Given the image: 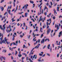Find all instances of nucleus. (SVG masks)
I'll return each instance as SVG.
<instances>
[{
    "mask_svg": "<svg viewBox=\"0 0 62 62\" xmlns=\"http://www.w3.org/2000/svg\"><path fill=\"white\" fill-rule=\"evenodd\" d=\"M3 39V37H1L0 38V39L1 40V41H0V44H2V43H4L5 44H6V42H5V40H2V39Z\"/></svg>",
    "mask_w": 62,
    "mask_h": 62,
    "instance_id": "f257e3e1",
    "label": "nucleus"
},
{
    "mask_svg": "<svg viewBox=\"0 0 62 62\" xmlns=\"http://www.w3.org/2000/svg\"><path fill=\"white\" fill-rule=\"evenodd\" d=\"M9 8V6H8L7 9V11H8V12L9 13V14H10V15H11V16H12L13 15V14L12 13H10V12H11V11H10V10H8V9Z\"/></svg>",
    "mask_w": 62,
    "mask_h": 62,
    "instance_id": "f03ea898",
    "label": "nucleus"
},
{
    "mask_svg": "<svg viewBox=\"0 0 62 62\" xmlns=\"http://www.w3.org/2000/svg\"><path fill=\"white\" fill-rule=\"evenodd\" d=\"M55 28H56V27H57V30H55V32L57 31V30H58L59 29V25H56V24L55 25Z\"/></svg>",
    "mask_w": 62,
    "mask_h": 62,
    "instance_id": "7ed1b4c3",
    "label": "nucleus"
},
{
    "mask_svg": "<svg viewBox=\"0 0 62 62\" xmlns=\"http://www.w3.org/2000/svg\"><path fill=\"white\" fill-rule=\"evenodd\" d=\"M4 39L5 40L6 42L8 44L10 43V42H8V41H7V39H6V38H4Z\"/></svg>",
    "mask_w": 62,
    "mask_h": 62,
    "instance_id": "20e7f679",
    "label": "nucleus"
},
{
    "mask_svg": "<svg viewBox=\"0 0 62 62\" xmlns=\"http://www.w3.org/2000/svg\"><path fill=\"white\" fill-rule=\"evenodd\" d=\"M51 29L50 28H49L47 30V35H48V34H49L50 32V31H51Z\"/></svg>",
    "mask_w": 62,
    "mask_h": 62,
    "instance_id": "39448f33",
    "label": "nucleus"
},
{
    "mask_svg": "<svg viewBox=\"0 0 62 62\" xmlns=\"http://www.w3.org/2000/svg\"><path fill=\"white\" fill-rule=\"evenodd\" d=\"M62 31H61L59 33V35L58 36L59 38H60V36H62Z\"/></svg>",
    "mask_w": 62,
    "mask_h": 62,
    "instance_id": "423d86ee",
    "label": "nucleus"
},
{
    "mask_svg": "<svg viewBox=\"0 0 62 62\" xmlns=\"http://www.w3.org/2000/svg\"><path fill=\"white\" fill-rule=\"evenodd\" d=\"M38 48H39V45H37V46L35 47L34 48H33L32 49L33 50H34V49H35V48L36 49H36H38Z\"/></svg>",
    "mask_w": 62,
    "mask_h": 62,
    "instance_id": "0eeeda50",
    "label": "nucleus"
},
{
    "mask_svg": "<svg viewBox=\"0 0 62 62\" xmlns=\"http://www.w3.org/2000/svg\"><path fill=\"white\" fill-rule=\"evenodd\" d=\"M45 39H43L41 42V43L42 44L43 43V44H44V41H45Z\"/></svg>",
    "mask_w": 62,
    "mask_h": 62,
    "instance_id": "6e6552de",
    "label": "nucleus"
},
{
    "mask_svg": "<svg viewBox=\"0 0 62 62\" xmlns=\"http://www.w3.org/2000/svg\"><path fill=\"white\" fill-rule=\"evenodd\" d=\"M16 2V0H14V2L13 3V4L14 5L13 6L14 7H15V6Z\"/></svg>",
    "mask_w": 62,
    "mask_h": 62,
    "instance_id": "1a4fd4ad",
    "label": "nucleus"
},
{
    "mask_svg": "<svg viewBox=\"0 0 62 62\" xmlns=\"http://www.w3.org/2000/svg\"><path fill=\"white\" fill-rule=\"evenodd\" d=\"M0 29H1V30H3V31H4V29H5L3 28L2 27L1 25H0Z\"/></svg>",
    "mask_w": 62,
    "mask_h": 62,
    "instance_id": "9d476101",
    "label": "nucleus"
},
{
    "mask_svg": "<svg viewBox=\"0 0 62 62\" xmlns=\"http://www.w3.org/2000/svg\"><path fill=\"white\" fill-rule=\"evenodd\" d=\"M54 14L55 15V13L56 14H57V13L56 12V10H55V9H54Z\"/></svg>",
    "mask_w": 62,
    "mask_h": 62,
    "instance_id": "9b49d317",
    "label": "nucleus"
},
{
    "mask_svg": "<svg viewBox=\"0 0 62 62\" xmlns=\"http://www.w3.org/2000/svg\"><path fill=\"white\" fill-rule=\"evenodd\" d=\"M28 13H25V17H27V14Z\"/></svg>",
    "mask_w": 62,
    "mask_h": 62,
    "instance_id": "f8f14e48",
    "label": "nucleus"
},
{
    "mask_svg": "<svg viewBox=\"0 0 62 62\" xmlns=\"http://www.w3.org/2000/svg\"><path fill=\"white\" fill-rule=\"evenodd\" d=\"M46 24L47 26H48V25H50V23H48V22H46Z\"/></svg>",
    "mask_w": 62,
    "mask_h": 62,
    "instance_id": "ddd939ff",
    "label": "nucleus"
},
{
    "mask_svg": "<svg viewBox=\"0 0 62 62\" xmlns=\"http://www.w3.org/2000/svg\"><path fill=\"white\" fill-rule=\"evenodd\" d=\"M12 25H13V24H14V25H15L16 24H17V23H16L14 22V23H12Z\"/></svg>",
    "mask_w": 62,
    "mask_h": 62,
    "instance_id": "4468645a",
    "label": "nucleus"
},
{
    "mask_svg": "<svg viewBox=\"0 0 62 62\" xmlns=\"http://www.w3.org/2000/svg\"><path fill=\"white\" fill-rule=\"evenodd\" d=\"M18 56L19 57H21L22 56V54H19L18 55Z\"/></svg>",
    "mask_w": 62,
    "mask_h": 62,
    "instance_id": "2eb2a0df",
    "label": "nucleus"
},
{
    "mask_svg": "<svg viewBox=\"0 0 62 62\" xmlns=\"http://www.w3.org/2000/svg\"><path fill=\"white\" fill-rule=\"evenodd\" d=\"M1 11H3V10H4V8L3 7H2L1 8Z\"/></svg>",
    "mask_w": 62,
    "mask_h": 62,
    "instance_id": "dca6fc26",
    "label": "nucleus"
},
{
    "mask_svg": "<svg viewBox=\"0 0 62 62\" xmlns=\"http://www.w3.org/2000/svg\"><path fill=\"white\" fill-rule=\"evenodd\" d=\"M12 44L14 45H16V46H17V44L15 43V42L12 43Z\"/></svg>",
    "mask_w": 62,
    "mask_h": 62,
    "instance_id": "f3484780",
    "label": "nucleus"
},
{
    "mask_svg": "<svg viewBox=\"0 0 62 62\" xmlns=\"http://www.w3.org/2000/svg\"><path fill=\"white\" fill-rule=\"evenodd\" d=\"M50 46V44H49L47 46V48L48 49H50V47H49Z\"/></svg>",
    "mask_w": 62,
    "mask_h": 62,
    "instance_id": "a211bd4d",
    "label": "nucleus"
},
{
    "mask_svg": "<svg viewBox=\"0 0 62 62\" xmlns=\"http://www.w3.org/2000/svg\"><path fill=\"white\" fill-rule=\"evenodd\" d=\"M48 40V41H50V40L48 39H46L45 40V41H46L47 40Z\"/></svg>",
    "mask_w": 62,
    "mask_h": 62,
    "instance_id": "6ab92c4d",
    "label": "nucleus"
},
{
    "mask_svg": "<svg viewBox=\"0 0 62 62\" xmlns=\"http://www.w3.org/2000/svg\"><path fill=\"white\" fill-rule=\"evenodd\" d=\"M33 54V52H32V51H31L30 53V54L29 55H31V54Z\"/></svg>",
    "mask_w": 62,
    "mask_h": 62,
    "instance_id": "aec40b11",
    "label": "nucleus"
},
{
    "mask_svg": "<svg viewBox=\"0 0 62 62\" xmlns=\"http://www.w3.org/2000/svg\"><path fill=\"white\" fill-rule=\"evenodd\" d=\"M47 9V10H48V8H47V7H46V6H45V8L44 9V10H45V9Z\"/></svg>",
    "mask_w": 62,
    "mask_h": 62,
    "instance_id": "412c9836",
    "label": "nucleus"
},
{
    "mask_svg": "<svg viewBox=\"0 0 62 62\" xmlns=\"http://www.w3.org/2000/svg\"><path fill=\"white\" fill-rule=\"evenodd\" d=\"M25 47L26 48H27V47L25 46V45H23V48H24Z\"/></svg>",
    "mask_w": 62,
    "mask_h": 62,
    "instance_id": "4be33fe9",
    "label": "nucleus"
},
{
    "mask_svg": "<svg viewBox=\"0 0 62 62\" xmlns=\"http://www.w3.org/2000/svg\"><path fill=\"white\" fill-rule=\"evenodd\" d=\"M30 2L31 4H33V3H34V1H32V0H30Z\"/></svg>",
    "mask_w": 62,
    "mask_h": 62,
    "instance_id": "5701e85b",
    "label": "nucleus"
},
{
    "mask_svg": "<svg viewBox=\"0 0 62 62\" xmlns=\"http://www.w3.org/2000/svg\"><path fill=\"white\" fill-rule=\"evenodd\" d=\"M38 41H36V42L35 43H34V45H36V44H37V43H38Z\"/></svg>",
    "mask_w": 62,
    "mask_h": 62,
    "instance_id": "b1692460",
    "label": "nucleus"
},
{
    "mask_svg": "<svg viewBox=\"0 0 62 62\" xmlns=\"http://www.w3.org/2000/svg\"><path fill=\"white\" fill-rule=\"evenodd\" d=\"M18 53V52H17V51L16 50V53L15 54V55H16V54H17V53Z\"/></svg>",
    "mask_w": 62,
    "mask_h": 62,
    "instance_id": "393cba45",
    "label": "nucleus"
},
{
    "mask_svg": "<svg viewBox=\"0 0 62 62\" xmlns=\"http://www.w3.org/2000/svg\"><path fill=\"white\" fill-rule=\"evenodd\" d=\"M24 7L26 9L27 8V6H26V5H24Z\"/></svg>",
    "mask_w": 62,
    "mask_h": 62,
    "instance_id": "a878e982",
    "label": "nucleus"
},
{
    "mask_svg": "<svg viewBox=\"0 0 62 62\" xmlns=\"http://www.w3.org/2000/svg\"><path fill=\"white\" fill-rule=\"evenodd\" d=\"M7 51L6 50H5V49H4L3 50V51H2V52L3 53L4 52L5 53H6V52Z\"/></svg>",
    "mask_w": 62,
    "mask_h": 62,
    "instance_id": "bb28decb",
    "label": "nucleus"
},
{
    "mask_svg": "<svg viewBox=\"0 0 62 62\" xmlns=\"http://www.w3.org/2000/svg\"><path fill=\"white\" fill-rule=\"evenodd\" d=\"M3 28H4V29H6V27H5V25H3Z\"/></svg>",
    "mask_w": 62,
    "mask_h": 62,
    "instance_id": "cd10ccee",
    "label": "nucleus"
},
{
    "mask_svg": "<svg viewBox=\"0 0 62 62\" xmlns=\"http://www.w3.org/2000/svg\"><path fill=\"white\" fill-rule=\"evenodd\" d=\"M1 1L0 2V3H2V2H4V0H1Z\"/></svg>",
    "mask_w": 62,
    "mask_h": 62,
    "instance_id": "c85d7f7f",
    "label": "nucleus"
},
{
    "mask_svg": "<svg viewBox=\"0 0 62 62\" xmlns=\"http://www.w3.org/2000/svg\"><path fill=\"white\" fill-rule=\"evenodd\" d=\"M47 55H48V56H50V54H49L47 53L46 54Z\"/></svg>",
    "mask_w": 62,
    "mask_h": 62,
    "instance_id": "c756f323",
    "label": "nucleus"
},
{
    "mask_svg": "<svg viewBox=\"0 0 62 62\" xmlns=\"http://www.w3.org/2000/svg\"><path fill=\"white\" fill-rule=\"evenodd\" d=\"M6 31H7V33H8V32H9V30H6Z\"/></svg>",
    "mask_w": 62,
    "mask_h": 62,
    "instance_id": "7c9ffc66",
    "label": "nucleus"
},
{
    "mask_svg": "<svg viewBox=\"0 0 62 62\" xmlns=\"http://www.w3.org/2000/svg\"><path fill=\"white\" fill-rule=\"evenodd\" d=\"M48 7L49 8H52V6L50 5H49Z\"/></svg>",
    "mask_w": 62,
    "mask_h": 62,
    "instance_id": "2f4dec72",
    "label": "nucleus"
},
{
    "mask_svg": "<svg viewBox=\"0 0 62 62\" xmlns=\"http://www.w3.org/2000/svg\"><path fill=\"white\" fill-rule=\"evenodd\" d=\"M45 56V54L43 55H42V57H44Z\"/></svg>",
    "mask_w": 62,
    "mask_h": 62,
    "instance_id": "473e14b6",
    "label": "nucleus"
},
{
    "mask_svg": "<svg viewBox=\"0 0 62 62\" xmlns=\"http://www.w3.org/2000/svg\"><path fill=\"white\" fill-rule=\"evenodd\" d=\"M43 34L42 33L41 35V38H42V37H43Z\"/></svg>",
    "mask_w": 62,
    "mask_h": 62,
    "instance_id": "72a5a7b5",
    "label": "nucleus"
},
{
    "mask_svg": "<svg viewBox=\"0 0 62 62\" xmlns=\"http://www.w3.org/2000/svg\"><path fill=\"white\" fill-rule=\"evenodd\" d=\"M39 55L40 56H42V54H39Z\"/></svg>",
    "mask_w": 62,
    "mask_h": 62,
    "instance_id": "f704fd0d",
    "label": "nucleus"
},
{
    "mask_svg": "<svg viewBox=\"0 0 62 62\" xmlns=\"http://www.w3.org/2000/svg\"><path fill=\"white\" fill-rule=\"evenodd\" d=\"M43 61H44V59H42L41 60V62H42Z\"/></svg>",
    "mask_w": 62,
    "mask_h": 62,
    "instance_id": "c9c22d12",
    "label": "nucleus"
},
{
    "mask_svg": "<svg viewBox=\"0 0 62 62\" xmlns=\"http://www.w3.org/2000/svg\"><path fill=\"white\" fill-rule=\"evenodd\" d=\"M57 3H56L54 5V7H55V6H56L57 5Z\"/></svg>",
    "mask_w": 62,
    "mask_h": 62,
    "instance_id": "e433bc0d",
    "label": "nucleus"
},
{
    "mask_svg": "<svg viewBox=\"0 0 62 62\" xmlns=\"http://www.w3.org/2000/svg\"><path fill=\"white\" fill-rule=\"evenodd\" d=\"M9 28H11V25H9Z\"/></svg>",
    "mask_w": 62,
    "mask_h": 62,
    "instance_id": "4c0bfd02",
    "label": "nucleus"
},
{
    "mask_svg": "<svg viewBox=\"0 0 62 62\" xmlns=\"http://www.w3.org/2000/svg\"><path fill=\"white\" fill-rule=\"evenodd\" d=\"M46 47V46H44V47L43 48V49H44V48H45Z\"/></svg>",
    "mask_w": 62,
    "mask_h": 62,
    "instance_id": "58836bf2",
    "label": "nucleus"
},
{
    "mask_svg": "<svg viewBox=\"0 0 62 62\" xmlns=\"http://www.w3.org/2000/svg\"><path fill=\"white\" fill-rule=\"evenodd\" d=\"M7 14V12H6L4 14V15H6Z\"/></svg>",
    "mask_w": 62,
    "mask_h": 62,
    "instance_id": "ea45409f",
    "label": "nucleus"
},
{
    "mask_svg": "<svg viewBox=\"0 0 62 62\" xmlns=\"http://www.w3.org/2000/svg\"><path fill=\"white\" fill-rule=\"evenodd\" d=\"M13 38H15V35L14 34H13Z\"/></svg>",
    "mask_w": 62,
    "mask_h": 62,
    "instance_id": "a19ab883",
    "label": "nucleus"
},
{
    "mask_svg": "<svg viewBox=\"0 0 62 62\" xmlns=\"http://www.w3.org/2000/svg\"><path fill=\"white\" fill-rule=\"evenodd\" d=\"M11 59H12V60H13V59L14 58H13V56H11Z\"/></svg>",
    "mask_w": 62,
    "mask_h": 62,
    "instance_id": "79ce46f5",
    "label": "nucleus"
},
{
    "mask_svg": "<svg viewBox=\"0 0 62 62\" xmlns=\"http://www.w3.org/2000/svg\"><path fill=\"white\" fill-rule=\"evenodd\" d=\"M12 7V6L11 5L10 6V7L9 8L10 9H11V7Z\"/></svg>",
    "mask_w": 62,
    "mask_h": 62,
    "instance_id": "37998d69",
    "label": "nucleus"
},
{
    "mask_svg": "<svg viewBox=\"0 0 62 62\" xmlns=\"http://www.w3.org/2000/svg\"><path fill=\"white\" fill-rule=\"evenodd\" d=\"M18 3H19V1H18L17 0V1L16 4H18Z\"/></svg>",
    "mask_w": 62,
    "mask_h": 62,
    "instance_id": "c03bdc74",
    "label": "nucleus"
},
{
    "mask_svg": "<svg viewBox=\"0 0 62 62\" xmlns=\"http://www.w3.org/2000/svg\"><path fill=\"white\" fill-rule=\"evenodd\" d=\"M0 59L1 60V61H2V60L3 59V58H0Z\"/></svg>",
    "mask_w": 62,
    "mask_h": 62,
    "instance_id": "a18cd8bd",
    "label": "nucleus"
},
{
    "mask_svg": "<svg viewBox=\"0 0 62 62\" xmlns=\"http://www.w3.org/2000/svg\"><path fill=\"white\" fill-rule=\"evenodd\" d=\"M59 18H62V16H59Z\"/></svg>",
    "mask_w": 62,
    "mask_h": 62,
    "instance_id": "49530a36",
    "label": "nucleus"
},
{
    "mask_svg": "<svg viewBox=\"0 0 62 62\" xmlns=\"http://www.w3.org/2000/svg\"><path fill=\"white\" fill-rule=\"evenodd\" d=\"M24 58H25V57H22V60H23V59H24Z\"/></svg>",
    "mask_w": 62,
    "mask_h": 62,
    "instance_id": "de8ad7c7",
    "label": "nucleus"
},
{
    "mask_svg": "<svg viewBox=\"0 0 62 62\" xmlns=\"http://www.w3.org/2000/svg\"><path fill=\"white\" fill-rule=\"evenodd\" d=\"M49 1V0L48 1V2H47V3H46V5L48 6V5H49V3H48V2Z\"/></svg>",
    "mask_w": 62,
    "mask_h": 62,
    "instance_id": "09e8293b",
    "label": "nucleus"
},
{
    "mask_svg": "<svg viewBox=\"0 0 62 62\" xmlns=\"http://www.w3.org/2000/svg\"><path fill=\"white\" fill-rule=\"evenodd\" d=\"M59 54H57V57H59Z\"/></svg>",
    "mask_w": 62,
    "mask_h": 62,
    "instance_id": "8fccbe9b",
    "label": "nucleus"
},
{
    "mask_svg": "<svg viewBox=\"0 0 62 62\" xmlns=\"http://www.w3.org/2000/svg\"><path fill=\"white\" fill-rule=\"evenodd\" d=\"M38 61H39V62H40L41 61V60H39V59H38Z\"/></svg>",
    "mask_w": 62,
    "mask_h": 62,
    "instance_id": "3c124183",
    "label": "nucleus"
},
{
    "mask_svg": "<svg viewBox=\"0 0 62 62\" xmlns=\"http://www.w3.org/2000/svg\"><path fill=\"white\" fill-rule=\"evenodd\" d=\"M10 30H9V32H10V31H11L12 30L11 29V28H10Z\"/></svg>",
    "mask_w": 62,
    "mask_h": 62,
    "instance_id": "603ef678",
    "label": "nucleus"
},
{
    "mask_svg": "<svg viewBox=\"0 0 62 62\" xmlns=\"http://www.w3.org/2000/svg\"><path fill=\"white\" fill-rule=\"evenodd\" d=\"M20 37L21 38H22L23 37V35H21L20 36Z\"/></svg>",
    "mask_w": 62,
    "mask_h": 62,
    "instance_id": "864d4df0",
    "label": "nucleus"
},
{
    "mask_svg": "<svg viewBox=\"0 0 62 62\" xmlns=\"http://www.w3.org/2000/svg\"><path fill=\"white\" fill-rule=\"evenodd\" d=\"M29 58V57H27V61L28 60V58Z\"/></svg>",
    "mask_w": 62,
    "mask_h": 62,
    "instance_id": "5fc2aeb1",
    "label": "nucleus"
},
{
    "mask_svg": "<svg viewBox=\"0 0 62 62\" xmlns=\"http://www.w3.org/2000/svg\"><path fill=\"white\" fill-rule=\"evenodd\" d=\"M34 7H35V4H33V8H34Z\"/></svg>",
    "mask_w": 62,
    "mask_h": 62,
    "instance_id": "6e6d98bb",
    "label": "nucleus"
},
{
    "mask_svg": "<svg viewBox=\"0 0 62 62\" xmlns=\"http://www.w3.org/2000/svg\"><path fill=\"white\" fill-rule=\"evenodd\" d=\"M35 56H36V55H34L33 56V58H35Z\"/></svg>",
    "mask_w": 62,
    "mask_h": 62,
    "instance_id": "4d7b16f0",
    "label": "nucleus"
},
{
    "mask_svg": "<svg viewBox=\"0 0 62 62\" xmlns=\"http://www.w3.org/2000/svg\"><path fill=\"white\" fill-rule=\"evenodd\" d=\"M50 52L51 53L52 52V48H50Z\"/></svg>",
    "mask_w": 62,
    "mask_h": 62,
    "instance_id": "13d9d810",
    "label": "nucleus"
},
{
    "mask_svg": "<svg viewBox=\"0 0 62 62\" xmlns=\"http://www.w3.org/2000/svg\"><path fill=\"white\" fill-rule=\"evenodd\" d=\"M13 62H16V61L14 60H13Z\"/></svg>",
    "mask_w": 62,
    "mask_h": 62,
    "instance_id": "bf43d9fd",
    "label": "nucleus"
},
{
    "mask_svg": "<svg viewBox=\"0 0 62 62\" xmlns=\"http://www.w3.org/2000/svg\"><path fill=\"white\" fill-rule=\"evenodd\" d=\"M50 3L51 4V5L52 6V5H53V3H52V2H51Z\"/></svg>",
    "mask_w": 62,
    "mask_h": 62,
    "instance_id": "052dcab7",
    "label": "nucleus"
},
{
    "mask_svg": "<svg viewBox=\"0 0 62 62\" xmlns=\"http://www.w3.org/2000/svg\"><path fill=\"white\" fill-rule=\"evenodd\" d=\"M31 59H32V58H33V56L32 55L31 56Z\"/></svg>",
    "mask_w": 62,
    "mask_h": 62,
    "instance_id": "680f3d73",
    "label": "nucleus"
},
{
    "mask_svg": "<svg viewBox=\"0 0 62 62\" xmlns=\"http://www.w3.org/2000/svg\"><path fill=\"white\" fill-rule=\"evenodd\" d=\"M38 42V43H40V40H39H39Z\"/></svg>",
    "mask_w": 62,
    "mask_h": 62,
    "instance_id": "e2e57ef3",
    "label": "nucleus"
},
{
    "mask_svg": "<svg viewBox=\"0 0 62 62\" xmlns=\"http://www.w3.org/2000/svg\"><path fill=\"white\" fill-rule=\"evenodd\" d=\"M44 14H45V15H46L47 14V12H46V13L45 12L44 13Z\"/></svg>",
    "mask_w": 62,
    "mask_h": 62,
    "instance_id": "0e129e2a",
    "label": "nucleus"
},
{
    "mask_svg": "<svg viewBox=\"0 0 62 62\" xmlns=\"http://www.w3.org/2000/svg\"><path fill=\"white\" fill-rule=\"evenodd\" d=\"M42 18H40V19H39V20L40 21H42Z\"/></svg>",
    "mask_w": 62,
    "mask_h": 62,
    "instance_id": "69168bd1",
    "label": "nucleus"
},
{
    "mask_svg": "<svg viewBox=\"0 0 62 62\" xmlns=\"http://www.w3.org/2000/svg\"><path fill=\"white\" fill-rule=\"evenodd\" d=\"M17 25L18 26H19V25H20V24H19V23H18L17 24Z\"/></svg>",
    "mask_w": 62,
    "mask_h": 62,
    "instance_id": "338daca9",
    "label": "nucleus"
},
{
    "mask_svg": "<svg viewBox=\"0 0 62 62\" xmlns=\"http://www.w3.org/2000/svg\"><path fill=\"white\" fill-rule=\"evenodd\" d=\"M38 30L37 29H36V30H35V31H38Z\"/></svg>",
    "mask_w": 62,
    "mask_h": 62,
    "instance_id": "774afa93",
    "label": "nucleus"
}]
</instances>
